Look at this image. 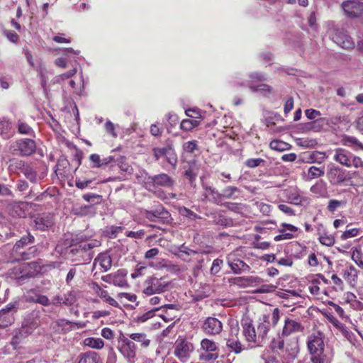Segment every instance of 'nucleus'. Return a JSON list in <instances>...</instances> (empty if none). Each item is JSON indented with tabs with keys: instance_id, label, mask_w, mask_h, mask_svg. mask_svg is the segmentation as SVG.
Masks as SVG:
<instances>
[{
	"instance_id": "f257e3e1",
	"label": "nucleus",
	"mask_w": 363,
	"mask_h": 363,
	"mask_svg": "<svg viewBox=\"0 0 363 363\" xmlns=\"http://www.w3.org/2000/svg\"><path fill=\"white\" fill-rule=\"evenodd\" d=\"M242 335L245 340L251 347L262 346L266 341L270 328L269 317L264 315L257 324V334H255V328L250 320H245L242 323Z\"/></svg>"
},
{
	"instance_id": "f03ea898",
	"label": "nucleus",
	"mask_w": 363,
	"mask_h": 363,
	"mask_svg": "<svg viewBox=\"0 0 363 363\" xmlns=\"http://www.w3.org/2000/svg\"><path fill=\"white\" fill-rule=\"evenodd\" d=\"M307 347L312 363H331L333 355L325 347L324 335L321 332H314L308 337Z\"/></svg>"
},
{
	"instance_id": "7ed1b4c3",
	"label": "nucleus",
	"mask_w": 363,
	"mask_h": 363,
	"mask_svg": "<svg viewBox=\"0 0 363 363\" xmlns=\"http://www.w3.org/2000/svg\"><path fill=\"white\" fill-rule=\"evenodd\" d=\"M41 269L42 267L39 262H31L18 264L10 270L9 274L19 281H23L36 277L40 273Z\"/></svg>"
},
{
	"instance_id": "20e7f679",
	"label": "nucleus",
	"mask_w": 363,
	"mask_h": 363,
	"mask_svg": "<svg viewBox=\"0 0 363 363\" xmlns=\"http://www.w3.org/2000/svg\"><path fill=\"white\" fill-rule=\"evenodd\" d=\"M33 242L34 237L30 234L21 238L18 241H17L11 252V255L13 259L26 260L33 257L37 252V247L35 246L30 247L27 250H24V248L28 244H32Z\"/></svg>"
},
{
	"instance_id": "39448f33",
	"label": "nucleus",
	"mask_w": 363,
	"mask_h": 363,
	"mask_svg": "<svg viewBox=\"0 0 363 363\" xmlns=\"http://www.w3.org/2000/svg\"><path fill=\"white\" fill-rule=\"evenodd\" d=\"M333 159L337 162L346 167L363 168V160L358 156L343 148L335 150Z\"/></svg>"
},
{
	"instance_id": "423d86ee",
	"label": "nucleus",
	"mask_w": 363,
	"mask_h": 363,
	"mask_svg": "<svg viewBox=\"0 0 363 363\" xmlns=\"http://www.w3.org/2000/svg\"><path fill=\"white\" fill-rule=\"evenodd\" d=\"M170 282L165 277H148L143 284V294L150 296L167 291L169 288Z\"/></svg>"
},
{
	"instance_id": "0eeeda50",
	"label": "nucleus",
	"mask_w": 363,
	"mask_h": 363,
	"mask_svg": "<svg viewBox=\"0 0 363 363\" xmlns=\"http://www.w3.org/2000/svg\"><path fill=\"white\" fill-rule=\"evenodd\" d=\"M326 175L329 182L333 186L345 184L352 178L350 171L334 164L328 165Z\"/></svg>"
},
{
	"instance_id": "6e6552de",
	"label": "nucleus",
	"mask_w": 363,
	"mask_h": 363,
	"mask_svg": "<svg viewBox=\"0 0 363 363\" xmlns=\"http://www.w3.org/2000/svg\"><path fill=\"white\" fill-rule=\"evenodd\" d=\"M199 359L205 362L215 361L218 357L219 349L217 343L208 338L201 341L199 350Z\"/></svg>"
},
{
	"instance_id": "1a4fd4ad",
	"label": "nucleus",
	"mask_w": 363,
	"mask_h": 363,
	"mask_svg": "<svg viewBox=\"0 0 363 363\" xmlns=\"http://www.w3.org/2000/svg\"><path fill=\"white\" fill-rule=\"evenodd\" d=\"M35 142L28 138L16 140L10 146L12 154L20 156H30L35 152Z\"/></svg>"
},
{
	"instance_id": "9d476101",
	"label": "nucleus",
	"mask_w": 363,
	"mask_h": 363,
	"mask_svg": "<svg viewBox=\"0 0 363 363\" xmlns=\"http://www.w3.org/2000/svg\"><path fill=\"white\" fill-rule=\"evenodd\" d=\"M144 218L151 222L168 223L171 219V215L161 204L150 210H145L143 212Z\"/></svg>"
},
{
	"instance_id": "9b49d317",
	"label": "nucleus",
	"mask_w": 363,
	"mask_h": 363,
	"mask_svg": "<svg viewBox=\"0 0 363 363\" xmlns=\"http://www.w3.org/2000/svg\"><path fill=\"white\" fill-rule=\"evenodd\" d=\"M152 154L156 161H158L162 157H164L172 168L174 169H176L178 162L177 155L171 145H167L162 147H154L152 149Z\"/></svg>"
},
{
	"instance_id": "f8f14e48",
	"label": "nucleus",
	"mask_w": 363,
	"mask_h": 363,
	"mask_svg": "<svg viewBox=\"0 0 363 363\" xmlns=\"http://www.w3.org/2000/svg\"><path fill=\"white\" fill-rule=\"evenodd\" d=\"M118 350L123 357L130 363H135L136 358V345L128 338L123 336L120 338Z\"/></svg>"
},
{
	"instance_id": "ddd939ff",
	"label": "nucleus",
	"mask_w": 363,
	"mask_h": 363,
	"mask_svg": "<svg viewBox=\"0 0 363 363\" xmlns=\"http://www.w3.org/2000/svg\"><path fill=\"white\" fill-rule=\"evenodd\" d=\"M194 350L192 343L185 339L178 340L175 344L174 354L182 362H186Z\"/></svg>"
},
{
	"instance_id": "4468645a",
	"label": "nucleus",
	"mask_w": 363,
	"mask_h": 363,
	"mask_svg": "<svg viewBox=\"0 0 363 363\" xmlns=\"http://www.w3.org/2000/svg\"><path fill=\"white\" fill-rule=\"evenodd\" d=\"M146 184L148 186H152L154 188L164 187L172 189L175 185V180L167 174L161 173L148 177Z\"/></svg>"
},
{
	"instance_id": "2eb2a0df",
	"label": "nucleus",
	"mask_w": 363,
	"mask_h": 363,
	"mask_svg": "<svg viewBox=\"0 0 363 363\" xmlns=\"http://www.w3.org/2000/svg\"><path fill=\"white\" fill-rule=\"evenodd\" d=\"M287 201L296 206H303L309 203V199L302 195L296 187H289L283 191Z\"/></svg>"
},
{
	"instance_id": "dca6fc26",
	"label": "nucleus",
	"mask_w": 363,
	"mask_h": 363,
	"mask_svg": "<svg viewBox=\"0 0 363 363\" xmlns=\"http://www.w3.org/2000/svg\"><path fill=\"white\" fill-rule=\"evenodd\" d=\"M101 245L100 242L96 240H89L86 241H82L79 242L75 247L72 249V253H81V252H88L86 255V257L84 259V261L86 262H89L93 256L94 252L91 251V249L94 247H97Z\"/></svg>"
},
{
	"instance_id": "f3484780",
	"label": "nucleus",
	"mask_w": 363,
	"mask_h": 363,
	"mask_svg": "<svg viewBox=\"0 0 363 363\" xmlns=\"http://www.w3.org/2000/svg\"><path fill=\"white\" fill-rule=\"evenodd\" d=\"M201 328L207 335H217L223 330V323L215 317H208L203 321Z\"/></svg>"
},
{
	"instance_id": "a211bd4d",
	"label": "nucleus",
	"mask_w": 363,
	"mask_h": 363,
	"mask_svg": "<svg viewBox=\"0 0 363 363\" xmlns=\"http://www.w3.org/2000/svg\"><path fill=\"white\" fill-rule=\"evenodd\" d=\"M342 7L349 17L359 16L363 11V3L359 1H346L342 4Z\"/></svg>"
},
{
	"instance_id": "6ab92c4d",
	"label": "nucleus",
	"mask_w": 363,
	"mask_h": 363,
	"mask_svg": "<svg viewBox=\"0 0 363 363\" xmlns=\"http://www.w3.org/2000/svg\"><path fill=\"white\" fill-rule=\"evenodd\" d=\"M333 40L340 47L349 49L354 46L350 36H349L343 30L337 29L333 35Z\"/></svg>"
},
{
	"instance_id": "aec40b11",
	"label": "nucleus",
	"mask_w": 363,
	"mask_h": 363,
	"mask_svg": "<svg viewBox=\"0 0 363 363\" xmlns=\"http://www.w3.org/2000/svg\"><path fill=\"white\" fill-rule=\"evenodd\" d=\"M303 330L304 327L300 322L287 318L284 320L281 336L288 337L293 333L303 332Z\"/></svg>"
},
{
	"instance_id": "412c9836",
	"label": "nucleus",
	"mask_w": 363,
	"mask_h": 363,
	"mask_svg": "<svg viewBox=\"0 0 363 363\" xmlns=\"http://www.w3.org/2000/svg\"><path fill=\"white\" fill-rule=\"evenodd\" d=\"M74 325H78L79 328L84 325H81V323H74L65 319H60L55 323L53 328L59 333H66L73 330Z\"/></svg>"
},
{
	"instance_id": "4be33fe9",
	"label": "nucleus",
	"mask_w": 363,
	"mask_h": 363,
	"mask_svg": "<svg viewBox=\"0 0 363 363\" xmlns=\"http://www.w3.org/2000/svg\"><path fill=\"white\" fill-rule=\"evenodd\" d=\"M203 186L205 189V197L208 201L216 204H220V201L222 200L221 193H219L215 188L212 186L206 185H203Z\"/></svg>"
},
{
	"instance_id": "5701e85b",
	"label": "nucleus",
	"mask_w": 363,
	"mask_h": 363,
	"mask_svg": "<svg viewBox=\"0 0 363 363\" xmlns=\"http://www.w3.org/2000/svg\"><path fill=\"white\" fill-rule=\"evenodd\" d=\"M228 264L233 272L238 274L244 272H248L250 269V266L240 259L230 260V258H228Z\"/></svg>"
},
{
	"instance_id": "b1692460",
	"label": "nucleus",
	"mask_w": 363,
	"mask_h": 363,
	"mask_svg": "<svg viewBox=\"0 0 363 363\" xmlns=\"http://www.w3.org/2000/svg\"><path fill=\"white\" fill-rule=\"evenodd\" d=\"M99 263L101 269L106 272L109 270L112 266V259L111 256L106 253H100L94 259V267H95L96 263Z\"/></svg>"
},
{
	"instance_id": "393cba45",
	"label": "nucleus",
	"mask_w": 363,
	"mask_h": 363,
	"mask_svg": "<svg viewBox=\"0 0 363 363\" xmlns=\"http://www.w3.org/2000/svg\"><path fill=\"white\" fill-rule=\"evenodd\" d=\"M342 144L352 148L354 151L363 150V143L354 136L344 135Z\"/></svg>"
},
{
	"instance_id": "a878e982",
	"label": "nucleus",
	"mask_w": 363,
	"mask_h": 363,
	"mask_svg": "<svg viewBox=\"0 0 363 363\" xmlns=\"http://www.w3.org/2000/svg\"><path fill=\"white\" fill-rule=\"evenodd\" d=\"M257 278L252 277H236L228 279L230 285H237L240 287H247L253 284Z\"/></svg>"
},
{
	"instance_id": "bb28decb",
	"label": "nucleus",
	"mask_w": 363,
	"mask_h": 363,
	"mask_svg": "<svg viewBox=\"0 0 363 363\" xmlns=\"http://www.w3.org/2000/svg\"><path fill=\"white\" fill-rule=\"evenodd\" d=\"M0 135L4 139H8L13 135L11 123L5 118H0Z\"/></svg>"
},
{
	"instance_id": "cd10ccee",
	"label": "nucleus",
	"mask_w": 363,
	"mask_h": 363,
	"mask_svg": "<svg viewBox=\"0 0 363 363\" xmlns=\"http://www.w3.org/2000/svg\"><path fill=\"white\" fill-rule=\"evenodd\" d=\"M213 223L220 226H228L232 223V220L224 216L220 211L211 213L210 216Z\"/></svg>"
},
{
	"instance_id": "c85d7f7f",
	"label": "nucleus",
	"mask_w": 363,
	"mask_h": 363,
	"mask_svg": "<svg viewBox=\"0 0 363 363\" xmlns=\"http://www.w3.org/2000/svg\"><path fill=\"white\" fill-rule=\"evenodd\" d=\"M73 214L79 216H94L95 211L91 205H84L81 206H76L72 208Z\"/></svg>"
},
{
	"instance_id": "c756f323",
	"label": "nucleus",
	"mask_w": 363,
	"mask_h": 363,
	"mask_svg": "<svg viewBox=\"0 0 363 363\" xmlns=\"http://www.w3.org/2000/svg\"><path fill=\"white\" fill-rule=\"evenodd\" d=\"M130 339L138 342L140 344V346L143 348L147 347L150 344V340L147 338V336L144 333H135L129 335Z\"/></svg>"
},
{
	"instance_id": "7c9ffc66",
	"label": "nucleus",
	"mask_w": 363,
	"mask_h": 363,
	"mask_svg": "<svg viewBox=\"0 0 363 363\" xmlns=\"http://www.w3.org/2000/svg\"><path fill=\"white\" fill-rule=\"evenodd\" d=\"M99 360V357L96 352L89 351L80 354L78 363H98Z\"/></svg>"
},
{
	"instance_id": "2f4dec72",
	"label": "nucleus",
	"mask_w": 363,
	"mask_h": 363,
	"mask_svg": "<svg viewBox=\"0 0 363 363\" xmlns=\"http://www.w3.org/2000/svg\"><path fill=\"white\" fill-rule=\"evenodd\" d=\"M163 308L164 313L160 316L166 323L170 322L177 318V315L173 313V311L177 309V306L176 305L167 304Z\"/></svg>"
},
{
	"instance_id": "473e14b6",
	"label": "nucleus",
	"mask_w": 363,
	"mask_h": 363,
	"mask_svg": "<svg viewBox=\"0 0 363 363\" xmlns=\"http://www.w3.org/2000/svg\"><path fill=\"white\" fill-rule=\"evenodd\" d=\"M83 344L84 346L96 350H101L104 346V340L99 337H86L84 340Z\"/></svg>"
},
{
	"instance_id": "72a5a7b5",
	"label": "nucleus",
	"mask_w": 363,
	"mask_h": 363,
	"mask_svg": "<svg viewBox=\"0 0 363 363\" xmlns=\"http://www.w3.org/2000/svg\"><path fill=\"white\" fill-rule=\"evenodd\" d=\"M226 345L236 354L240 353L243 350L242 345L236 335L235 337L231 336L228 338L226 341Z\"/></svg>"
},
{
	"instance_id": "f704fd0d",
	"label": "nucleus",
	"mask_w": 363,
	"mask_h": 363,
	"mask_svg": "<svg viewBox=\"0 0 363 363\" xmlns=\"http://www.w3.org/2000/svg\"><path fill=\"white\" fill-rule=\"evenodd\" d=\"M310 191L313 194L324 197L327 194L326 184L323 180H320L311 187Z\"/></svg>"
},
{
	"instance_id": "c9c22d12",
	"label": "nucleus",
	"mask_w": 363,
	"mask_h": 363,
	"mask_svg": "<svg viewBox=\"0 0 363 363\" xmlns=\"http://www.w3.org/2000/svg\"><path fill=\"white\" fill-rule=\"evenodd\" d=\"M28 335V333L26 328H21L17 331L11 340V344L13 348L16 349L19 344L22 342V340L26 337Z\"/></svg>"
},
{
	"instance_id": "e433bc0d",
	"label": "nucleus",
	"mask_w": 363,
	"mask_h": 363,
	"mask_svg": "<svg viewBox=\"0 0 363 363\" xmlns=\"http://www.w3.org/2000/svg\"><path fill=\"white\" fill-rule=\"evenodd\" d=\"M326 125H328V121L325 118H319L306 124L308 128L316 132L323 129Z\"/></svg>"
},
{
	"instance_id": "4c0bfd02",
	"label": "nucleus",
	"mask_w": 363,
	"mask_h": 363,
	"mask_svg": "<svg viewBox=\"0 0 363 363\" xmlns=\"http://www.w3.org/2000/svg\"><path fill=\"white\" fill-rule=\"evenodd\" d=\"M282 352H284L282 354L284 359H294L298 352V347L296 344L294 345H288Z\"/></svg>"
},
{
	"instance_id": "58836bf2",
	"label": "nucleus",
	"mask_w": 363,
	"mask_h": 363,
	"mask_svg": "<svg viewBox=\"0 0 363 363\" xmlns=\"http://www.w3.org/2000/svg\"><path fill=\"white\" fill-rule=\"evenodd\" d=\"M325 174L324 168L311 166L308 169L307 180H312L323 177Z\"/></svg>"
},
{
	"instance_id": "ea45409f",
	"label": "nucleus",
	"mask_w": 363,
	"mask_h": 363,
	"mask_svg": "<svg viewBox=\"0 0 363 363\" xmlns=\"http://www.w3.org/2000/svg\"><path fill=\"white\" fill-rule=\"evenodd\" d=\"M199 125L200 121L196 119H184L180 123V128L185 131H191Z\"/></svg>"
},
{
	"instance_id": "a19ab883",
	"label": "nucleus",
	"mask_w": 363,
	"mask_h": 363,
	"mask_svg": "<svg viewBox=\"0 0 363 363\" xmlns=\"http://www.w3.org/2000/svg\"><path fill=\"white\" fill-rule=\"evenodd\" d=\"M35 223L38 228L45 230L52 225V221L50 219L48 216H43L38 217L35 219Z\"/></svg>"
},
{
	"instance_id": "79ce46f5",
	"label": "nucleus",
	"mask_w": 363,
	"mask_h": 363,
	"mask_svg": "<svg viewBox=\"0 0 363 363\" xmlns=\"http://www.w3.org/2000/svg\"><path fill=\"white\" fill-rule=\"evenodd\" d=\"M284 336H278L272 340L269 344L270 349L274 351H284Z\"/></svg>"
},
{
	"instance_id": "37998d69",
	"label": "nucleus",
	"mask_w": 363,
	"mask_h": 363,
	"mask_svg": "<svg viewBox=\"0 0 363 363\" xmlns=\"http://www.w3.org/2000/svg\"><path fill=\"white\" fill-rule=\"evenodd\" d=\"M18 131L20 134L32 135L34 134L33 128L22 120H18L16 125Z\"/></svg>"
},
{
	"instance_id": "c03bdc74",
	"label": "nucleus",
	"mask_w": 363,
	"mask_h": 363,
	"mask_svg": "<svg viewBox=\"0 0 363 363\" xmlns=\"http://www.w3.org/2000/svg\"><path fill=\"white\" fill-rule=\"evenodd\" d=\"M77 292L74 290H71L63 294V305L66 306H72L77 301Z\"/></svg>"
},
{
	"instance_id": "a18cd8bd",
	"label": "nucleus",
	"mask_w": 363,
	"mask_h": 363,
	"mask_svg": "<svg viewBox=\"0 0 363 363\" xmlns=\"http://www.w3.org/2000/svg\"><path fill=\"white\" fill-rule=\"evenodd\" d=\"M239 192H240V189L236 186H227L222 191V193H221L222 199H236L237 196H235V194Z\"/></svg>"
},
{
	"instance_id": "49530a36",
	"label": "nucleus",
	"mask_w": 363,
	"mask_h": 363,
	"mask_svg": "<svg viewBox=\"0 0 363 363\" xmlns=\"http://www.w3.org/2000/svg\"><path fill=\"white\" fill-rule=\"evenodd\" d=\"M269 147L271 149L277 150L279 152H282L290 148V145L287 143H285L279 140H274L271 141L269 143Z\"/></svg>"
},
{
	"instance_id": "de8ad7c7",
	"label": "nucleus",
	"mask_w": 363,
	"mask_h": 363,
	"mask_svg": "<svg viewBox=\"0 0 363 363\" xmlns=\"http://www.w3.org/2000/svg\"><path fill=\"white\" fill-rule=\"evenodd\" d=\"M352 259L359 267L363 269V252L360 248H354L352 250Z\"/></svg>"
},
{
	"instance_id": "09e8293b",
	"label": "nucleus",
	"mask_w": 363,
	"mask_h": 363,
	"mask_svg": "<svg viewBox=\"0 0 363 363\" xmlns=\"http://www.w3.org/2000/svg\"><path fill=\"white\" fill-rule=\"evenodd\" d=\"M182 149L186 153H194L195 151L199 150L198 141L196 140L187 141L182 145Z\"/></svg>"
},
{
	"instance_id": "8fccbe9b",
	"label": "nucleus",
	"mask_w": 363,
	"mask_h": 363,
	"mask_svg": "<svg viewBox=\"0 0 363 363\" xmlns=\"http://www.w3.org/2000/svg\"><path fill=\"white\" fill-rule=\"evenodd\" d=\"M27 203L25 202L15 203L13 206L15 214L18 217H26V209L27 208Z\"/></svg>"
},
{
	"instance_id": "3c124183",
	"label": "nucleus",
	"mask_w": 363,
	"mask_h": 363,
	"mask_svg": "<svg viewBox=\"0 0 363 363\" xmlns=\"http://www.w3.org/2000/svg\"><path fill=\"white\" fill-rule=\"evenodd\" d=\"M250 89L253 92H261L263 94H266L267 93H271L272 88L270 86L262 84L257 86L255 85H248Z\"/></svg>"
},
{
	"instance_id": "603ef678",
	"label": "nucleus",
	"mask_w": 363,
	"mask_h": 363,
	"mask_svg": "<svg viewBox=\"0 0 363 363\" xmlns=\"http://www.w3.org/2000/svg\"><path fill=\"white\" fill-rule=\"evenodd\" d=\"M360 231V229L357 228L347 229L342 233L340 238L345 240L348 238L356 237L359 234Z\"/></svg>"
},
{
	"instance_id": "864d4df0",
	"label": "nucleus",
	"mask_w": 363,
	"mask_h": 363,
	"mask_svg": "<svg viewBox=\"0 0 363 363\" xmlns=\"http://www.w3.org/2000/svg\"><path fill=\"white\" fill-rule=\"evenodd\" d=\"M124 228L122 226L111 225L106 228V233L110 238H116L118 233L123 232Z\"/></svg>"
},
{
	"instance_id": "5fc2aeb1",
	"label": "nucleus",
	"mask_w": 363,
	"mask_h": 363,
	"mask_svg": "<svg viewBox=\"0 0 363 363\" xmlns=\"http://www.w3.org/2000/svg\"><path fill=\"white\" fill-rule=\"evenodd\" d=\"M345 205V202L342 201H338L336 199H331L329 201L327 209L330 213H334L337 208Z\"/></svg>"
},
{
	"instance_id": "6e6d98bb",
	"label": "nucleus",
	"mask_w": 363,
	"mask_h": 363,
	"mask_svg": "<svg viewBox=\"0 0 363 363\" xmlns=\"http://www.w3.org/2000/svg\"><path fill=\"white\" fill-rule=\"evenodd\" d=\"M228 210L235 212V213H240L243 209V205L238 203H232V202H225L222 204Z\"/></svg>"
},
{
	"instance_id": "4d7b16f0",
	"label": "nucleus",
	"mask_w": 363,
	"mask_h": 363,
	"mask_svg": "<svg viewBox=\"0 0 363 363\" xmlns=\"http://www.w3.org/2000/svg\"><path fill=\"white\" fill-rule=\"evenodd\" d=\"M319 241L322 245L333 246L335 243V238L331 235L323 234L319 237Z\"/></svg>"
},
{
	"instance_id": "13d9d810",
	"label": "nucleus",
	"mask_w": 363,
	"mask_h": 363,
	"mask_svg": "<svg viewBox=\"0 0 363 363\" xmlns=\"http://www.w3.org/2000/svg\"><path fill=\"white\" fill-rule=\"evenodd\" d=\"M279 232L281 233L280 235H277L274 238L275 241H279L281 240H290L294 238L293 233L286 232V230L280 228L279 229Z\"/></svg>"
},
{
	"instance_id": "bf43d9fd",
	"label": "nucleus",
	"mask_w": 363,
	"mask_h": 363,
	"mask_svg": "<svg viewBox=\"0 0 363 363\" xmlns=\"http://www.w3.org/2000/svg\"><path fill=\"white\" fill-rule=\"evenodd\" d=\"M264 163L265 161L262 158H250L245 161V164L249 168H255Z\"/></svg>"
},
{
	"instance_id": "052dcab7",
	"label": "nucleus",
	"mask_w": 363,
	"mask_h": 363,
	"mask_svg": "<svg viewBox=\"0 0 363 363\" xmlns=\"http://www.w3.org/2000/svg\"><path fill=\"white\" fill-rule=\"evenodd\" d=\"M82 198L87 202L99 203L101 202L102 196L95 194H86L82 196Z\"/></svg>"
},
{
	"instance_id": "680f3d73",
	"label": "nucleus",
	"mask_w": 363,
	"mask_h": 363,
	"mask_svg": "<svg viewBox=\"0 0 363 363\" xmlns=\"http://www.w3.org/2000/svg\"><path fill=\"white\" fill-rule=\"evenodd\" d=\"M24 175L31 182H37V173L30 167H26L24 169Z\"/></svg>"
},
{
	"instance_id": "e2e57ef3",
	"label": "nucleus",
	"mask_w": 363,
	"mask_h": 363,
	"mask_svg": "<svg viewBox=\"0 0 363 363\" xmlns=\"http://www.w3.org/2000/svg\"><path fill=\"white\" fill-rule=\"evenodd\" d=\"M264 363H279L277 357L270 354L269 351H264L261 354Z\"/></svg>"
},
{
	"instance_id": "0e129e2a",
	"label": "nucleus",
	"mask_w": 363,
	"mask_h": 363,
	"mask_svg": "<svg viewBox=\"0 0 363 363\" xmlns=\"http://www.w3.org/2000/svg\"><path fill=\"white\" fill-rule=\"evenodd\" d=\"M120 160L121 161H118V165L121 170L128 174H131L133 171V167L123 161V157H121Z\"/></svg>"
},
{
	"instance_id": "69168bd1",
	"label": "nucleus",
	"mask_w": 363,
	"mask_h": 363,
	"mask_svg": "<svg viewBox=\"0 0 363 363\" xmlns=\"http://www.w3.org/2000/svg\"><path fill=\"white\" fill-rule=\"evenodd\" d=\"M4 35L7 38V39L9 41L14 43H18V41L19 40L18 35L13 30H4Z\"/></svg>"
},
{
	"instance_id": "338daca9",
	"label": "nucleus",
	"mask_w": 363,
	"mask_h": 363,
	"mask_svg": "<svg viewBox=\"0 0 363 363\" xmlns=\"http://www.w3.org/2000/svg\"><path fill=\"white\" fill-rule=\"evenodd\" d=\"M89 160L93 164L92 167L100 168L102 167L101 158L98 154H91L89 156Z\"/></svg>"
},
{
	"instance_id": "774afa93",
	"label": "nucleus",
	"mask_w": 363,
	"mask_h": 363,
	"mask_svg": "<svg viewBox=\"0 0 363 363\" xmlns=\"http://www.w3.org/2000/svg\"><path fill=\"white\" fill-rule=\"evenodd\" d=\"M223 260L220 259H216L213 260L212 267L211 268V274H216L221 269V265L223 264Z\"/></svg>"
}]
</instances>
